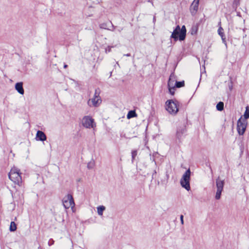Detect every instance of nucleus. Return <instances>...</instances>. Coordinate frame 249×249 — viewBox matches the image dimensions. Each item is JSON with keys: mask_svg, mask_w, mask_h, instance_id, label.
<instances>
[{"mask_svg": "<svg viewBox=\"0 0 249 249\" xmlns=\"http://www.w3.org/2000/svg\"><path fill=\"white\" fill-rule=\"evenodd\" d=\"M186 36V29L185 25H183L180 28L179 25H178L172 33L170 38H173L175 42L178 40L182 41L185 39Z\"/></svg>", "mask_w": 249, "mask_h": 249, "instance_id": "nucleus-1", "label": "nucleus"}, {"mask_svg": "<svg viewBox=\"0 0 249 249\" xmlns=\"http://www.w3.org/2000/svg\"><path fill=\"white\" fill-rule=\"evenodd\" d=\"M166 109L173 115L177 114L178 111L179 102L177 100H168L166 103Z\"/></svg>", "mask_w": 249, "mask_h": 249, "instance_id": "nucleus-2", "label": "nucleus"}, {"mask_svg": "<svg viewBox=\"0 0 249 249\" xmlns=\"http://www.w3.org/2000/svg\"><path fill=\"white\" fill-rule=\"evenodd\" d=\"M191 172L190 168L188 169L182 175L180 183L181 187L189 191L191 190L190 181L191 180Z\"/></svg>", "mask_w": 249, "mask_h": 249, "instance_id": "nucleus-3", "label": "nucleus"}, {"mask_svg": "<svg viewBox=\"0 0 249 249\" xmlns=\"http://www.w3.org/2000/svg\"><path fill=\"white\" fill-rule=\"evenodd\" d=\"M8 177L15 183L18 184L21 181V173L18 169H12L8 174Z\"/></svg>", "mask_w": 249, "mask_h": 249, "instance_id": "nucleus-4", "label": "nucleus"}, {"mask_svg": "<svg viewBox=\"0 0 249 249\" xmlns=\"http://www.w3.org/2000/svg\"><path fill=\"white\" fill-rule=\"evenodd\" d=\"M186 124V122L184 120L183 122L181 123L180 124H179L177 127L176 137L179 142L181 141L183 134H185L187 131Z\"/></svg>", "mask_w": 249, "mask_h": 249, "instance_id": "nucleus-5", "label": "nucleus"}, {"mask_svg": "<svg viewBox=\"0 0 249 249\" xmlns=\"http://www.w3.org/2000/svg\"><path fill=\"white\" fill-rule=\"evenodd\" d=\"M82 122L83 126L88 128H93L96 125L94 120L89 116H84Z\"/></svg>", "mask_w": 249, "mask_h": 249, "instance_id": "nucleus-6", "label": "nucleus"}, {"mask_svg": "<svg viewBox=\"0 0 249 249\" xmlns=\"http://www.w3.org/2000/svg\"><path fill=\"white\" fill-rule=\"evenodd\" d=\"M63 206L65 209H69L70 207L74 206V202L73 197L71 194H68L62 199Z\"/></svg>", "mask_w": 249, "mask_h": 249, "instance_id": "nucleus-7", "label": "nucleus"}, {"mask_svg": "<svg viewBox=\"0 0 249 249\" xmlns=\"http://www.w3.org/2000/svg\"><path fill=\"white\" fill-rule=\"evenodd\" d=\"M241 119L242 117L238 119L237 123V130L239 135H243L244 134L247 125V123H244Z\"/></svg>", "mask_w": 249, "mask_h": 249, "instance_id": "nucleus-8", "label": "nucleus"}, {"mask_svg": "<svg viewBox=\"0 0 249 249\" xmlns=\"http://www.w3.org/2000/svg\"><path fill=\"white\" fill-rule=\"evenodd\" d=\"M36 141L44 142L47 140V136L44 132L38 130L36 134Z\"/></svg>", "mask_w": 249, "mask_h": 249, "instance_id": "nucleus-9", "label": "nucleus"}, {"mask_svg": "<svg viewBox=\"0 0 249 249\" xmlns=\"http://www.w3.org/2000/svg\"><path fill=\"white\" fill-rule=\"evenodd\" d=\"M199 0H194L190 6V11L192 14H195L198 10Z\"/></svg>", "mask_w": 249, "mask_h": 249, "instance_id": "nucleus-10", "label": "nucleus"}, {"mask_svg": "<svg viewBox=\"0 0 249 249\" xmlns=\"http://www.w3.org/2000/svg\"><path fill=\"white\" fill-rule=\"evenodd\" d=\"M16 90L20 94L23 95L24 90L23 88V82H18L15 84V86Z\"/></svg>", "mask_w": 249, "mask_h": 249, "instance_id": "nucleus-11", "label": "nucleus"}, {"mask_svg": "<svg viewBox=\"0 0 249 249\" xmlns=\"http://www.w3.org/2000/svg\"><path fill=\"white\" fill-rule=\"evenodd\" d=\"M218 35L221 36L222 42L226 46H227V42L226 40V37L225 36L224 33L223 32V29L222 28L221 26H220L218 29Z\"/></svg>", "mask_w": 249, "mask_h": 249, "instance_id": "nucleus-12", "label": "nucleus"}, {"mask_svg": "<svg viewBox=\"0 0 249 249\" xmlns=\"http://www.w3.org/2000/svg\"><path fill=\"white\" fill-rule=\"evenodd\" d=\"M225 182L224 180H220L219 177L216 180V185L217 190H223Z\"/></svg>", "mask_w": 249, "mask_h": 249, "instance_id": "nucleus-13", "label": "nucleus"}, {"mask_svg": "<svg viewBox=\"0 0 249 249\" xmlns=\"http://www.w3.org/2000/svg\"><path fill=\"white\" fill-rule=\"evenodd\" d=\"M175 76L173 73H172L169 77L168 81V87L170 86H174V81H175Z\"/></svg>", "mask_w": 249, "mask_h": 249, "instance_id": "nucleus-14", "label": "nucleus"}, {"mask_svg": "<svg viewBox=\"0 0 249 249\" xmlns=\"http://www.w3.org/2000/svg\"><path fill=\"white\" fill-rule=\"evenodd\" d=\"M97 98L93 97L91 99V102L94 107H98L102 102L101 97L96 99Z\"/></svg>", "mask_w": 249, "mask_h": 249, "instance_id": "nucleus-15", "label": "nucleus"}, {"mask_svg": "<svg viewBox=\"0 0 249 249\" xmlns=\"http://www.w3.org/2000/svg\"><path fill=\"white\" fill-rule=\"evenodd\" d=\"M137 116V114L136 113L135 110H131L128 111L127 114V118L129 119L130 118L135 117Z\"/></svg>", "mask_w": 249, "mask_h": 249, "instance_id": "nucleus-16", "label": "nucleus"}, {"mask_svg": "<svg viewBox=\"0 0 249 249\" xmlns=\"http://www.w3.org/2000/svg\"><path fill=\"white\" fill-rule=\"evenodd\" d=\"M176 88H180L181 87H183L185 86V82L184 80L181 81H176V83L174 85Z\"/></svg>", "mask_w": 249, "mask_h": 249, "instance_id": "nucleus-17", "label": "nucleus"}, {"mask_svg": "<svg viewBox=\"0 0 249 249\" xmlns=\"http://www.w3.org/2000/svg\"><path fill=\"white\" fill-rule=\"evenodd\" d=\"M224 103L223 102H219L216 106V109L218 111H222L224 110Z\"/></svg>", "mask_w": 249, "mask_h": 249, "instance_id": "nucleus-18", "label": "nucleus"}, {"mask_svg": "<svg viewBox=\"0 0 249 249\" xmlns=\"http://www.w3.org/2000/svg\"><path fill=\"white\" fill-rule=\"evenodd\" d=\"M17 229V224L14 221H12L10 223L9 230L10 231H15Z\"/></svg>", "mask_w": 249, "mask_h": 249, "instance_id": "nucleus-19", "label": "nucleus"}, {"mask_svg": "<svg viewBox=\"0 0 249 249\" xmlns=\"http://www.w3.org/2000/svg\"><path fill=\"white\" fill-rule=\"evenodd\" d=\"M105 207L104 206H100L97 207V213L99 215H102L104 211L105 210Z\"/></svg>", "mask_w": 249, "mask_h": 249, "instance_id": "nucleus-20", "label": "nucleus"}, {"mask_svg": "<svg viewBox=\"0 0 249 249\" xmlns=\"http://www.w3.org/2000/svg\"><path fill=\"white\" fill-rule=\"evenodd\" d=\"M244 117L245 119H248L249 118V106L246 107V110L244 114Z\"/></svg>", "mask_w": 249, "mask_h": 249, "instance_id": "nucleus-21", "label": "nucleus"}, {"mask_svg": "<svg viewBox=\"0 0 249 249\" xmlns=\"http://www.w3.org/2000/svg\"><path fill=\"white\" fill-rule=\"evenodd\" d=\"M137 150H133L131 151L132 163L134 162V160L136 157L137 156Z\"/></svg>", "mask_w": 249, "mask_h": 249, "instance_id": "nucleus-22", "label": "nucleus"}, {"mask_svg": "<svg viewBox=\"0 0 249 249\" xmlns=\"http://www.w3.org/2000/svg\"><path fill=\"white\" fill-rule=\"evenodd\" d=\"M222 191L223 190L217 189L216 195L215 196V198L216 200H218L220 198Z\"/></svg>", "mask_w": 249, "mask_h": 249, "instance_id": "nucleus-23", "label": "nucleus"}, {"mask_svg": "<svg viewBox=\"0 0 249 249\" xmlns=\"http://www.w3.org/2000/svg\"><path fill=\"white\" fill-rule=\"evenodd\" d=\"M168 90H169V93L172 95H174L175 94V90L176 87L175 86H170V87H168Z\"/></svg>", "mask_w": 249, "mask_h": 249, "instance_id": "nucleus-24", "label": "nucleus"}, {"mask_svg": "<svg viewBox=\"0 0 249 249\" xmlns=\"http://www.w3.org/2000/svg\"><path fill=\"white\" fill-rule=\"evenodd\" d=\"M100 89L99 88H97L96 89H95V93H94V97H95V98H97V99L98 98H99L100 95Z\"/></svg>", "mask_w": 249, "mask_h": 249, "instance_id": "nucleus-25", "label": "nucleus"}, {"mask_svg": "<svg viewBox=\"0 0 249 249\" xmlns=\"http://www.w3.org/2000/svg\"><path fill=\"white\" fill-rule=\"evenodd\" d=\"M94 165V161H90L88 163L87 167L89 169H92Z\"/></svg>", "mask_w": 249, "mask_h": 249, "instance_id": "nucleus-26", "label": "nucleus"}, {"mask_svg": "<svg viewBox=\"0 0 249 249\" xmlns=\"http://www.w3.org/2000/svg\"><path fill=\"white\" fill-rule=\"evenodd\" d=\"M106 23H102L100 25V28L107 29Z\"/></svg>", "mask_w": 249, "mask_h": 249, "instance_id": "nucleus-27", "label": "nucleus"}, {"mask_svg": "<svg viewBox=\"0 0 249 249\" xmlns=\"http://www.w3.org/2000/svg\"><path fill=\"white\" fill-rule=\"evenodd\" d=\"M112 46H108L107 48L106 49L105 52L106 53H109L111 52V49L112 48Z\"/></svg>", "mask_w": 249, "mask_h": 249, "instance_id": "nucleus-28", "label": "nucleus"}, {"mask_svg": "<svg viewBox=\"0 0 249 249\" xmlns=\"http://www.w3.org/2000/svg\"><path fill=\"white\" fill-rule=\"evenodd\" d=\"M180 222L182 225L184 224L183 215L181 214L180 216Z\"/></svg>", "mask_w": 249, "mask_h": 249, "instance_id": "nucleus-29", "label": "nucleus"}, {"mask_svg": "<svg viewBox=\"0 0 249 249\" xmlns=\"http://www.w3.org/2000/svg\"><path fill=\"white\" fill-rule=\"evenodd\" d=\"M53 243L54 241L52 239H51L48 242V245L49 246H51L53 244Z\"/></svg>", "mask_w": 249, "mask_h": 249, "instance_id": "nucleus-30", "label": "nucleus"}, {"mask_svg": "<svg viewBox=\"0 0 249 249\" xmlns=\"http://www.w3.org/2000/svg\"><path fill=\"white\" fill-rule=\"evenodd\" d=\"M157 154H158V153L157 152H156V153H153V157H155ZM150 159L151 160H152V161H155V159L154 157H153L152 158H150Z\"/></svg>", "mask_w": 249, "mask_h": 249, "instance_id": "nucleus-31", "label": "nucleus"}, {"mask_svg": "<svg viewBox=\"0 0 249 249\" xmlns=\"http://www.w3.org/2000/svg\"><path fill=\"white\" fill-rule=\"evenodd\" d=\"M124 55L126 56H130L131 54H130V53H127V54H124Z\"/></svg>", "mask_w": 249, "mask_h": 249, "instance_id": "nucleus-32", "label": "nucleus"}, {"mask_svg": "<svg viewBox=\"0 0 249 249\" xmlns=\"http://www.w3.org/2000/svg\"><path fill=\"white\" fill-rule=\"evenodd\" d=\"M68 67V65L66 64H64V68L66 69Z\"/></svg>", "mask_w": 249, "mask_h": 249, "instance_id": "nucleus-33", "label": "nucleus"}, {"mask_svg": "<svg viewBox=\"0 0 249 249\" xmlns=\"http://www.w3.org/2000/svg\"><path fill=\"white\" fill-rule=\"evenodd\" d=\"M111 25H112V26L113 28V29L112 30H113L114 29H115V27L114 26V25L111 23Z\"/></svg>", "mask_w": 249, "mask_h": 249, "instance_id": "nucleus-34", "label": "nucleus"}, {"mask_svg": "<svg viewBox=\"0 0 249 249\" xmlns=\"http://www.w3.org/2000/svg\"><path fill=\"white\" fill-rule=\"evenodd\" d=\"M122 30H123V29H119L118 31H119V32H120Z\"/></svg>", "mask_w": 249, "mask_h": 249, "instance_id": "nucleus-35", "label": "nucleus"}, {"mask_svg": "<svg viewBox=\"0 0 249 249\" xmlns=\"http://www.w3.org/2000/svg\"><path fill=\"white\" fill-rule=\"evenodd\" d=\"M89 101H90V100L88 101V104H89Z\"/></svg>", "mask_w": 249, "mask_h": 249, "instance_id": "nucleus-36", "label": "nucleus"}, {"mask_svg": "<svg viewBox=\"0 0 249 249\" xmlns=\"http://www.w3.org/2000/svg\"><path fill=\"white\" fill-rule=\"evenodd\" d=\"M154 173H155V174H156V171H155V170L154 171Z\"/></svg>", "mask_w": 249, "mask_h": 249, "instance_id": "nucleus-37", "label": "nucleus"}]
</instances>
